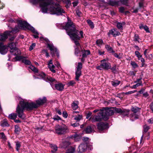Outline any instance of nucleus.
I'll return each instance as SVG.
<instances>
[{
	"instance_id": "obj_1",
	"label": "nucleus",
	"mask_w": 153,
	"mask_h": 153,
	"mask_svg": "<svg viewBox=\"0 0 153 153\" xmlns=\"http://www.w3.org/2000/svg\"><path fill=\"white\" fill-rule=\"evenodd\" d=\"M31 1L33 4L39 3L41 11L44 13H49L59 15L65 13L58 3H53L51 0H31Z\"/></svg>"
},
{
	"instance_id": "obj_2",
	"label": "nucleus",
	"mask_w": 153,
	"mask_h": 153,
	"mask_svg": "<svg viewBox=\"0 0 153 153\" xmlns=\"http://www.w3.org/2000/svg\"><path fill=\"white\" fill-rule=\"evenodd\" d=\"M46 98L44 97L42 98H40L36 101V103L32 102L28 103L23 101L20 102V105H18L16 109V112L18 117L22 119H24L25 117L23 114V110L26 108L27 110H31L34 108H38L40 105L43 104L46 102Z\"/></svg>"
},
{
	"instance_id": "obj_3",
	"label": "nucleus",
	"mask_w": 153,
	"mask_h": 153,
	"mask_svg": "<svg viewBox=\"0 0 153 153\" xmlns=\"http://www.w3.org/2000/svg\"><path fill=\"white\" fill-rule=\"evenodd\" d=\"M68 22L66 23L64 29L66 31L68 34L70 36L71 38L74 42L77 48L75 49V54L77 55L79 52V47H80L79 44L78 40L80 39L78 36L79 31L76 30L75 26L69 17H68Z\"/></svg>"
},
{
	"instance_id": "obj_4",
	"label": "nucleus",
	"mask_w": 153,
	"mask_h": 153,
	"mask_svg": "<svg viewBox=\"0 0 153 153\" xmlns=\"http://www.w3.org/2000/svg\"><path fill=\"white\" fill-rule=\"evenodd\" d=\"M17 22L18 26L14 28L12 30V32L14 33H16L19 30V29H30L33 33L36 34L33 35L34 37L35 38H38V33L33 27H31L27 22L25 21H23L22 20H19L17 21Z\"/></svg>"
},
{
	"instance_id": "obj_5",
	"label": "nucleus",
	"mask_w": 153,
	"mask_h": 153,
	"mask_svg": "<svg viewBox=\"0 0 153 153\" xmlns=\"http://www.w3.org/2000/svg\"><path fill=\"white\" fill-rule=\"evenodd\" d=\"M101 64L100 65L97 66L96 68L100 70L102 69L108 70L111 68V65L108 62V60L106 59H103L100 61Z\"/></svg>"
},
{
	"instance_id": "obj_6",
	"label": "nucleus",
	"mask_w": 153,
	"mask_h": 153,
	"mask_svg": "<svg viewBox=\"0 0 153 153\" xmlns=\"http://www.w3.org/2000/svg\"><path fill=\"white\" fill-rule=\"evenodd\" d=\"M68 127L64 124L61 125H58L55 127V132L58 134H62L65 133L68 130Z\"/></svg>"
},
{
	"instance_id": "obj_7",
	"label": "nucleus",
	"mask_w": 153,
	"mask_h": 153,
	"mask_svg": "<svg viewBox=\"0 0 153 153\" xmlns=\"http://www.w3.org/2000/svg\"><path fill=\"white\" fill-rule=\"evenodd\" d=\"M103 117V120H107L108 119L109 116L113 114L114 112L112 110L109 108H103L101 110Z\"/></svg>"
},
{
	"instance_id": "obj_8",
	"label": "nucleus",
	"mask_w": 153,
	"mask_h": 153,
	"mask_svg": "<svg viewBox=\"0 0 153 153\" xmlns=\"http://www.w3.org/2000/svg\"><path fill=\"white\" fill-rule=\"evenodd\" d=\"M102 120H103V114L100 111L97 115H95L92 117H90L89 119V120H91L93 122H94L101 121Z\"/></svg>"
},
{
	"instance_id": "obj_9",
	"label": "nucleus",
	"mask_w": 153,
	"mask_h": 153,
	"mask_svg": "<svg viewBox=\"0 0 153 153\" xmlns=\"http://www.w3.org/2000/svg\"><path fill=\"white\" fill-rule=\"evenodd\" d=\"M82 67V63L79 62L75 72V79L77 81L79 80V78L81 75V70Z\"/></svg>"
},
{
	"instance_id": "obj_10",
	"label": "nucleus",
	"mask_w": 153,
	"mask_h": 153,
	"mask_svg": "<svg viewBox=\"0 0 153 153\" xmlns=\"http://www.w3.org/2000/svg\"><path fill=\"white\" fill-rule=\"evenodd\" d=\"M48 47L49 48L51 51V53L52 56L56 54L58 57L59 56V53L57 51V50L56 48H55L52 44L48 43Z\"/></svg>"
},
{
	"instance_id": "obj_11",
	"label": "nucleus",
	"mask_w": 153,
	"mask_h": 153,
	"mask_svg": "<svg viewBox=\"0 0 153 153\" xmlns=\"http://www.w3.org/2000/svg\"><path fill=\"white\" fill-rule=\"evenodd\" d=\"M7 46L4 45L2 43L0 42V53L2 54H5L8 51Z\"/></svg>"
},
{
	"instance_id": "obj_12",
	"label": "nucleus",
	"mask_w": 153,
	"mask_h": 153,
	"mask_svg": "<svg viewBox=\"0 0 153 153\" xmlns=\"http://www.w3.org/2000/svg\"><path fill=\"white\" fill-rule=\"evenodd\" d=\"M15 58L17 60H22V62L24 63L26 65H30L31 64V62H30V61L27 59H24V57L22 56H17Z\"/></svg>"
},
{
	"instance_id": "obj_13",
	"label": "nucleus",
	"mask_w": 153,
	"mask_h": 153,
	"mask_svg": "<svg viewBox=\"0 0 153 153\" xmlns=\"http://www.w3.org/2000/svg\"><path fill=\"white\" fill-rule=\"evenodd\" d=\"M97 128L100 131H102L103 130L106 128L108 125L105 123H99L97 125Z\"/></svg>"
},
{
	"instance_id": "obj_14",
	"label": "nucleus",
	"mask_w": 153,
	"mask_h": 153,
	"mask_svg": "<svg viewBox=\"0 0 153 153\" xmlns=\"http://www.w3.org/2000/svg\"><path fill=\"white\" fill-rule=\"evenodd\" d=\"M109 35L111 34L113 35L114 37H116L117 36H119L120 35V33L117 30V29L113 28L109 30L108 33Z\"/></svg>"
},
{
	"instance_id": "obj_15",
	"label": "nucleus",
	"mask_w": 153,
	"mask_h": 153,
	"mask_svg": "<svg viewBox=\"0 0 153 153\" xmlns=\"http://www.w3.org/2000/svg\"><path fill=\"white\" fill-rule=\"evenodd\" d=\"M78 111H74L73 112L72 117H74V119L77 121H79L81 120L82 118V116L81 114H78L77 115H75V114L76 113H79Z\"/></svg>"
},
{
	"instance_id": "obj_16",
	"label": "nucleus",
	"mask_w": 153,
	"mask_h": 153,
	"mask_svg": "<svg viewBox=\"0 0 153 153\" xmlns=\"http://www.w3.org/2000/svg\"><path fill=\"white\" fill-rule=\"evenodd\" d=\"M11 32L7 31L3 34H0V41L5 40L8 37V36L10 34Z\"/></svg>"
},
{
	"instance_id": "obj_17",
	"label": "nucleus",
	"mask_w": 153,
	"mask_h": 153,
	"mask_svg": "<svg viewBox=\"0 0 153 153\" xmlns=\"http://www.w3.org/2000/svg\"><path fill=\"white\" fill-rule=\"evenodd\" d=\"M87 149V146L85 144H80L79 146V153H81L85 151Z\"/></svg>"
},
{
	"instance_id": "obj_18",
	"label": "nucleus",
	"mask_w": 153,
	"mask_h": 153,
	"mask_svg": "<svg viewBox=\"0 0 153 153\" xmlns=\"http://www.w3.org/2000/svg\"><path fill=\"white\" fill-rule=\"evenodd\" d=\"M81 135L80 134H75L72 136V138L75 141H80L81 139Z\"/></svg>"
},
{
	"instance_id": "obj_19",
	"label": "nucleus",
	"mask_w": 153,
	"mask_h": 153,
	"mask_svg": "<svg viewBox=\"0 0 153 153\" xmlns=\"http://www.w3.org/2000/svg\"><path fill=\"white\" fill-rule=\"evenodd\" d=\"M64 86L61 83H58L55 85V88L56 89L59 91H62L64 89Z\"/></svg>"
},
{
	"instance_id": "obj_20",
	"label": "nucleus",
	"mask_w": 153,
	"mask_h": 153,
	"mask_svg": "<svg viewBox=\"0 0 153 153\" xmlns=\"http://www.w3.org/2000/svg\"><path fill=\"white\" fill-rule=\"evenodd\" d=\"M8 46L10 49V52L13 51V50H15V49L16 48V45L15 43L14 42H12L9 43L8 45Z\"/></svg>"
},
{
	"instance_id": "obj_21",
	"label": "nucleus",
	"mask_w": 153,
	"mask_h": 153,
	"mask_svg": "<svg viewBox=\"0 0 153 153\" xmlns=\"http://www.w3.org/2000/svg\"><path fill=\"white\" fill-rule=\"evenodd\" d=\"M72 108L74 110H76L78 108V102L77 101H74L71 104Z\"/></svg>"
},
{
	"instance_id": "obj_22",
	"label": "nucleus",
	"mask_w": 153,
	"mask_h": 153,
	"mask_svg": "<svg viewBox=\"0 0 153 153\" xmlns=\"http://www.w3.org/2000/svg\"><path fill=\"white\" fill-rule=\"evenodd\" d=\"M82 57L83 58L86 57L88 55L90 54V52L89 50H82Z\"/></svg>"
},
{
	"instance_id": "obj_23",
	"label": "nucleus",
	"mask_w": 153,
	"mask_h": 153,
	"mask_svg": "<svg viewBox=\"0 0 153 153\" xmlns=\"http://www.w3.org/2000/svg\"><path fill=\"white\" fill-rule=\"evenodd\" d=\"M45 80L46 82H48L50 83L55 82L56 81V80L54 79L47 76H46Z\"/></svg>"
},
{
	"instance_id": "obj_24",
	"label": "nucleus",
	"mask_w": 153,
	"mask_h": 153,
	"mask_svg": "<svg viewBox=\"0 0 153 153\" xmlns=\"http://www.w3.org/2000/svg\"><path fill=\"white\" fill-rule=\"evenodd\" d=\"M38 76H39V77H36L34 76L35 79H43L44 80L45 79L47 75H46L44 73H41L39 74L38 75Z\"/></svg>"
},
{
	"instance_id": "obj_25",
	"label": "nucleus",
	"mask_w": 153,
	"mask_h": 153,
	"mask_svg": "<svg viewBox=\"0 0 153 153\" xmlns=\"http://www.w3.org/2000/svg\"><path fill=\"white\" fill-rule=\"evenodd\" d=\"M130 110H129L123 109L121 114L123 117L127 116L129 114Z\"/></svg>"
},
{
	"instance_id": "obj_26",
	"label": "nucleus",
	"mask_w": 153,
	"mask_h": 153,
	"mask_svg": "<svg viewBox=\"0 0 153 153\" xmlns=\"http://www.w3.org/2000/svg\"><path fill=\"white\" fill-rule=\"evenodd\" d=\"M125 24V22H117V27L120 30H123V26Z\"/></svg>"
},
{
	"instance_id": "obj_27",
	"label": "nucleus",
	"mask_w": 153,
	"mask_h": 153,
	"mask_svg": "<svg viewBox=\"0 0 153 153\" xmlns=\"http://www.w3.org/2000/svg\"><path fill=\"white\" fill-rule=\"evenodd\" d=\"M11 53H13V54L16 56L19 55L21 53L20 51L17 48H16L15 50H13V51Z\"/></svg>"
},
{
	"instance_id": "obj_28",
	"label": "nucleus",
	"mask_w": 153,
	"mask_h": 153,
	"mask_svg": "<svg viewBox=\"0 0 153 153\" xmlns=\"http://www.w3.org/2000/svg\"><path fill=\"white\" fill-rule=\"evenodd\" d=\"M140 110V108L137 106L132 107L131 110L134 113H136L139 111Z\"/></svg>"
},
{
	"instance_id": "obj_29",
	"label": "nucleus",
	"mask_w": 153,
	"mask_h": 153,
	"mask_svg": "<svg viewBox=\"0 0 153 153\" xmlns=\"http://www.w3.org/2000/svg\"><path fill=\"white\" fill-rule=\"evenodd\" d=\"M17 117V114L16 113H13L10 114L8 116V118L11 119L15 120Z\"/></svg>"
},
{
	"instance_id": "obj_30",
	"label": "nucleus",
	"mask_w": 153,
	"mask_h": 153,
	"mask_svg": "<svg viewBox=\"0 0 153 153\" xmlns=\"http://www.w3.org/2000/svg\"><path fill=\"white\" fill-rule=\"evenodd\" d=\"M105 48L109 53H114V52L112 48L109 45H106L105 46Z\"/></svg>"
},
{
	"instance_id": "obj_31",
	"label": "nucleus",
	"mask_w": 153,
	"mask_h": 153,
	"mask_svg": "<svg viewBox=\"0 0 153 153\" xmlns=\"http://www.w3.org/2000/svg\"><path fill=\"white\" fill-rule=\"evenodd\" d=\"M28 67L34 73L38 72V70L37 69L33 66L30 65Z\"/></svg>"
},
{
	"instance_id": "obj_32",
	"label": "nucleus",
	"mask_w": 153,
	"mask_h": 153,
	"mask_svg": "<svg viewBox=\"0 0 153 153\" xmlns=\"http://www.w3.org/2000/svg\"><path fill=\"white\" fill-rule=\"evenodd\" d=\"M75 147H70L68 149L67 153H74L75 152Z\"/></svg>"
},
{
	"instance_id": "obj_33",
	"label": "nucleus",
	"mask_w": 153,
	"mask_h": 153,
	"mask_svg": "<svg viewBox=\"0 0 153 153\" xmlns=\"http://www.w3.org/2000/svg\"><path fill=\"white\" fill-rule=\"evenodd\" d=\"M119 2H116L113 1L109 0L108 1V3L110 5L112 6H115L117 5Z\"/></svg>"
},
{
	"instance_id": "obj_34",
	"label": "nucleus",
	"mask_w": 153,
	"mask_h": 153,
	"mask_svg": "<svg viewBox=\"0 0 153 153\" xmlns=\"http://www.w3.org/2000/svg\"><path fill=\"white\" fill-rule=\"evenodd\" d=\"M93 131V129L90 126H88L85 129V131L86 133H90Z\"/></svg>"
},
{
	"instance_id": "obj_35",
	"label": "nucleus",
	"mask_w": 153,
	"mask_h": 153,
	"mask_svg": "<svg viewBox=\"0 0 153 153\" xmlns=\"http://www.w3.org/2000/svg\"><path fill=\"white\" fill-rule=\"evenodd\" d=\"M70 143L69 141H65L62 143V147L64 148H66L70 144Z\"/></svg>"
},
{
	"instance_id": "obj_36",
	"label": "nucleus",
	"mask_w": 153,
	"mask_h": 153,
	"mask_svg": "<svg viewBox=\"0 0 153 153\" xmlns=\"http://www.w3.org/2000/svg\"><path fill=\"white\" fill-rule=\"evenodd\" d=\"M1 126L3 127L8 126H9V124L7 120L5 119H4L2 121L1 124Z\"/></svg>"
},
{
	"instance_id": "obj_37",
	"label": "nucleus",
	"mask_w": 153,
	"mask_h": 153,
	"mask_svg": "<svg viewBox=\"0 0 153 153\" xmlns=\"http://www.w3.org/2000/svg\"><path fill=\"white\" fill-rule=\"evenodd\" d=\"M120 81L117 80H115L114 81H112L111 82V84L114 86H116L120 84Z\"/></svg>"
},
{
	"instance_id": "obj_38",
	"label": "nucleus",
	"mask_w": 153,
	"mask_h": 153,
	"mask_svg": "<svg viewBox=\"0 0 153 153\" xmlns=\"http://www.w3.org/2000/svg\"><path fill=\"white\" fill-rule=\"evenodd\" d=\"M140 38L138 34H135L133 39V40L134 42H140Z\"/></svg>"
},
{
	"instance_id": "obj_39",
	"label": "nucleus",
	"mask_w": 153,
	"mask_h": 153,
	"mask_svg": "<svg viewBox=\"0 0 153 153\" xmlns=\"http://www.w3.org/2000/svg\"><path fill=\"white\" fill-rule=\"evenodd\" d=\"M51 148L52 149L51 151L52 153H55V152L57 150V147L55 145H52L51 146Z\"/></svg>"
},
{
	"instance_id": "obj_40",
	"label": "nucleus",
	"mask_w": 153,
	"mask_h": 153,
	"mask_svg": "<svg viewBox=\"0 0 153 153\" xmlns=\"http://www.w3.org/2000/svg\"><path fill=\"white\" fill-rule=\"evenodd\" d=\"M21 131V129L19 126L16 125L15 126V132L16 133L19 134Z\"/></svg>"
},
{
	"instance_id": "obj_41",
	"label": "nucleus",
	"mask_w": 153,
	"mask_h": 153,
	"mask_svg": "<svg viewBox=\"0 0 153 153\" xmlns=\"http://www.w3.org/2000/svg\"><path fill=\"white\" fill-rule=\"evenodd\" d=\"M48 67L52 72L55 73L56 72L55 70L54 69L55 67L53 64L51 65H49Z\"/></svg>"
},
{
	"instance_id": "obj_42",
	"label": "nucleus",
	"mask_w": 153,
	"mask_h": 153,
	"mask_svg": "<svg viewBox=\"0 0 153 153\" xmlns=\"http://www.w3.org/2000/svg\"><path fill=\"white\" fill-rule=\"evenodd\" d=\"M130 64L134 68H137L138 67V65L134 61H131Z\"/></svg>"
},
{
	"instance_id": "obj_43",
	"label": "nucleus",
	"mask_w": 153,
	"mask_h": 153,
	"mask_svg": "<svg viewBox=\"0 0 153 153\" xmlns=\"http://www.w3.org/2000/svg\"><path fill=\"white\" fill-rule=\"evenodd\" d=\"M87 22L91 28H93L94 27L93 22L90 20H87Z\"/></svg>"
},
{
	"instance_id": "obj_44",
	"label": "nucleus",
	"mask_w": 153,
	"mask_h": 153,
	"mask_svg": "<svg viewBox=\"0 0 153 153\" xmlns=\"http://www.w3.org/2000/svg\"><path fill=\"white\" fill-rule=\"evenodd\" d=\"M142 83H137L136 85H134L133 86L130 87V88L132 89H135L137 87L139 86L140 85H142Z\"/></svg>"
},
{
	"instance_id": "obj_45",
	"label": "nucleus",
	"mask_w": 153,
	"mask_h": 153,
	"mask_svg": "<svg viewBox=\"0 0 153 153\" xmlns=\"http://www.w3.org/2000/svg\"><path fill=\"white\" fill-rule=\"evenodd\" d=\"M130 116L133 120L136 119L138 118V116L136 114H131L130 115Z\"/></svg>"
},
{
	"instance_id": "obj_46",
	"label": "nucleus",
	"mask_w": 153,
	"mask_h": 153,
	"mask_svg": "<svg viewBox=\"0 0 153 153\" xmlns=\"http://www.w3.org/2000/svg\"><path fill=\"white\" fill-rule=\"evenodd\" d=\"M96 44L98 46H100L103 44V42L101 39H99L96 41Z\"/></svg>"
},
{
	"instance_id": "obj_47",
	"label": "nucleus",
	"mask_w": 153,
	"mask_h": 153,
	"mask_svg": "<svg viewBox=\"0 0 153 153\" xmlns=\"http://www.w3.org/2000/svg\"><path fill=\"white\" fill-rule=\"evenodd\" d=\"M75 84V82L74 80L70 81L67 83V85L69 86H73Z\"/></svg>"
},
{
	"instance_id": "obj_48",
	"label": "nucleus",
	"mask_w": 153,
	"mask_h": 153,
	"mask_svg": "<svg viewBox=\"0 0 153 153\" xmlns=\"http://www.w3.org/2000/svg\"><path fill=\"white\" fill-rule=\"evenodd\" d=\"M123 109L120 108H116L114 109V111L117 113L121 114Z\"/></svg>"
},
{
	"instance_id": "obj_49",
	"label": "nucleus",
	"mask_w": 153,
	"mask_h": 153,
	"mask_svg": "<svg viewBox=\"0 0 153 153\" xmlns=\"http://www.w3.org/2000/svg\"><path fill=\"white\" fill-rule=\"evenodd\" d=\"M135 54L137 56L138 58V59H139V58H141L142 57V56L140 55V54L138 51H135Z\"/></svg>"
},
{
	"instance_id": "obj_50",
	"label": "nucleus",
	"mask_w": 153,
	"mask_h": 153,
	"mask_svg": "<svg viewBox=\"0 0 153 153\" xmlns=\"http://www.w3.org/2000/svg\"><path fill=\"white\" fill-rule=\"evenodd\" d=\"M21 146L20 143L19 142H17L16 144V150L18 151L19 149Z\"/></svg>"
},
{
	"instance_id": "obj_51",
	"label": "nucleus",
	"mask_w": 153,
	"mask_h": 153,
	"mask_svg": "<svg viewBox=\"0 0 153 153\" xmlns=\"http://www.w3.org/2000/svg\"><path fill=\"white\" fill-rule=\"evenodd\" d=\"M109 69H111L112 72L115 73L116 72V67L115 65H114L112 67H111V68Z\"/></svg>"
},
{
	"instance_id": "obj_52",
	"label": "nucleus",
	"mask_w": 153,
	"mask_h": 153,
	"mask_svg": "<svg viewBox=\"0 0 153 153\" xmlns=\"http://www.w3.org/2000/svg\"><path fill=\"white\" fill-rule=\"evenodd\" d=\"M76 15L79 17L81 16H82V13L79 10H76Z\"/></svg>"
},
{
	"instance_id": "obj_53",
	"label": "nucleus",
	"mask_w": 153,
	"mask_h": 153,
	"mask_svg": "<svg viewBox=\"0 0 153 153\" xmlns=\"http://www.w3.org/2000/svg\"><path fill=\"white\" fill-rule=\"evenodd\" d=\"M143 29L147 33H149L150 31L148 27L146 25H145Z\"/></svg>"
},
{
	"instance_id": "obj_54",
	"label": "nucleus",
	"mask_w": 153,
	"mask_h": 153,
	"mask_svg": "<svg viewBox=\"0 0 153 153\" xmlns=\"http://www.w3.org/2000/svg\"><path fill=\"white\" fill-rule=\"evenodd\" d=\"M149 128V127L147 125H145L144 126V131L146 132Z\"/></svg>"
},
{
	"instance_id": "obj_55",
	"label": "nucleus",
	"mask_w": 153,
	"mask_h": 153,
	"mask_svg": "<svg viewBox=\"0 0 153 153\" xmlns=\"http://www.w3.org/2000/svg\"><path fill=\"white\" fill-rule=\"evenodd\" d=\"M42 52L43 53H45V54L46 56L48 57L49 56V54L48 53V52L47 50H44L42 51Z\"/></svg>"
},
{
	"instance_id": "obj_56",
	"label": "nucleus",
	"mask_w": 153,
	"mask_h": 153,
	"mask_svg": "<svg viewBox=\"0 0 153 153\" xmlns=\"http://www.w3.org/2000/svg\"><path fill=\"white\" fill-rule=\"evenodd\" d=\"M35 46V43H32L31 45L30 46L29 50L30 51H31L32 50L33 48Z\"/></svg>"
},
{
	"instance_id": "obj_57",
	"label": "nucleus",
	"mask_w": 153,
	"mask_h": 153,
	"mask_svg": "<svg viewBox=\"0 0 153 153\" xmlns=\"http://www.w3.org/2000/svg\"><path fill=\"white\" fill-rule=\"evenodd\" d=\"M136 92V91H131L126 92L125 93V94L126 95H128L134 93Z\"/></svg>"
},
{
	"instance_id": "obj_58",
	"label": "nucleus",
	"mask_w": 153,
	"mask_h": 153,
	"mask_svg": "<svg viewBox=\"0 0 153 153\" xmlns=\"http://www.w3.org/2000/svg\"><path fill=\"white\" fill-rule=\"evenodd\" d=\"M0 135L2 139H4V140H5L6 139V136L5 135L4 133H3V132L1 133H0Z\"/></svg>"
},
{
	"instance_id": "obj_59",
	"label": "nucleus",
	"mask_w": 153,
	"mask_h": 153,
	"mask_svg": "<svg viewBox=\"0 0 153 153\" xmlns=\"http://www.w3.org/2000/svg\"><path fill=\"white\" fill-rule=\"evenodd\" d=\"M92 113L91 112H89L87 114L86 116V118L88 119L90 117H91L92 115Z\"/></svg>"
},
{
	"instance_id": "obj_60",
	"label": "nucleus",
	"mask_w": 153,
	"mask_h": 153,
	"mask_svg": "<svg viewBox=\"0 0 153 153\" xmlns=\"http://www.w3.org/2000/svg\"><path fill=\"white\" fill-rule=\"evenodd\" d=\"M128 0H120V1L122 4H125L127 3Z\"/></svg>"
},
{
	"instance_id": "obj_61",
	"label": "nucleus",
	"mask_w": 153,
	"mask_h": 153,
	"mask_svg": "<svg viewBox=\"0 0 153 153\" xmlns=\"http://www.w3.org/2000/svg\"><path fill=\"white\" fill-rule=\"evenodd\" d=\"M62 115L65 118H67L68 116V114L66 112H63L62 113Z\"/></svg>"
},
{
	"instance_id": "obj_62",
	"label": "nucleus",
	"mask_w": 153,
	"mask_h": 153,
	"mask_svg": "<svg viewBox=\"0 0 153 153\" xmlns=\"http://www.w3.org/2000/svg\"><path fill=\"white\" fill-rule=\"evenodd\" d=\"M71 125L73 127H76L78 126L79 124V123H74L71 124Z\"/></svg>"
},
{
	"instance_id": "obj_63",
	"label": "nucleus",
	"mask_w": 153,
	"mask_h": 153,
	"mask_svg": "<svg viewBox=\"0 0 153 153\" xmlns=\"http://www.w3.org/2000/svg\"><path fill=\"white\" fill-rule=\"evenodd\" d=\"M125 10V8L124 7H121L119 8V10L120 12L121 13H123L124 12V11Z\"/></svg>"
},
{
	"instance_id": "obj_64",
	"label": "nucleus",
	"mask_w": 153,
	"mask_h": 153,
	"mask_svg": "<svg viewBox=\"0 0 153 153\" xmlns=\"http://www.w3.org/2000/svg\"><path fill=\"white\" fill-rule=\"evenodd\" d=\"M148 122L149 123H153V118L149 119Z\"/></svg>"
}]
</instances>
